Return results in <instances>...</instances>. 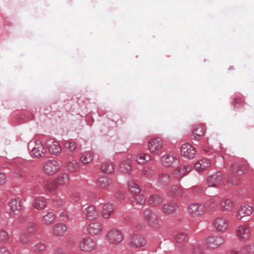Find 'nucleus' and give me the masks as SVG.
Returning a JSON list of instances; mask_svg holds the SVG:
<instances>
[{
    "label": "nucleus",
    "instance_id": "1",
    "mask_svg": "<svg viewBox=\"0 0 254 254\" xmlns=\"http://www.w3.org/2000/svg\"><path fill=\"white\" fill-rule=\"evenodd\" d=\"M235 235L240 242H245L249 239L251 236V229L249 225L243 224L237 226Z\"/></svg>",
    "mask_w": 254,
    "mask_h": 254
},
{
    "label": "nucleus",
    "instance_id": "2",
    "mask_svg": "<svg viewBox=\"0 0 254 254\" xmlns=\"http://www.w3.org/2000/svg\"><path fill=\"white\" fill-rule=\"evenodd\" d=\"M147 147L151 153L158 155L163 149V141L159 137L151 138L148 142Z\"/></svg>",
    "mask_w": 254,
    "mask_h": 254
},
{
    "label": "nucleus",
    "instance_id": "3",
    "mask_svg": "<svg viewBox=\"0 0 254 254\" xmlns=\"http://www.w3.org/2000/svg\"><path fill=\"white\" fill-rule=\"evenodd\" d=\"M213 225L217 232L225 233L229 229V221L223 216H218L213 220Z\"/></svg>",
    "mask_w": 254,
    "mask_h": 254
},
{
    "label": "nucleus",
    "instance_id": "4",
    "mask_svg": "<svg viewBox=\"0 0 254 254\" xmlns=\"http://www.w3.org/2000/svg\"><path fill=\"white\" fill-rule=\"evenodd\" d=\"M224 243V239L222 236H210L204 240V244L210 250L218 248Z\"/></svg>",
    "mask_w": 254,
    "mask_h": 254
},
{
    "label": "nucleus",
    "instance_id": "5",
    "mask_svg": "<svg viewBox=\"0 0 254 254\" xmlns=\"http://www.w3.org/2000/svg\"><path fill=\"white\" fill-rule=\"evenodd\" d=\"M43 171L48 175H53L61 169L59 163L55 160H49L43 165Z\"/></svg>",
    "mask_w": 254,
    "mask_h": 254
},
{
    "label": "nucleus",
    "instance_id": "6",
    "mask_svg": "<svg viewBox=\"0 0 254 254\" xmlns=\"http://www.w3.org/2000/svg\"><path fill=\"white\" fill-rule=\"evenodd\" d=\"M144 218L148 224L154 228L159 226L158 218L157 215L150 209H146L143 214Z\"/></svg>",
    "mask_w": 254,
    "mask_h": 254
},
{
    "label": "nucleus",
    "instance_id": "7",
    "mask_svg": "<svg viewBox=\"0 0 254 254\" xmlns=\"http://www.w3.org/2000/svg\"><path fill=\"white\" fill-rule=\"evenodd\" d=\"M107 237L110 243L116 244L121 243L124 239L122 233L116 229H113L110 231L107 235Z\"/></svg>",
    "mask_w": 254,
    "mask_h": 254
},
{
    "label": "nucleus",
    "instance_id": "8",
    "mask_svg": "<svg viewBox=\"0 0 254 254\" xmlns=\"http://www.w3.org/2000/svg\"><path fill=\"white\" fill-rule=\"evenodd\" d=\"M46 153V149L42 143L39 140L36 141L34 147L31 150V155L37 158H41L44 157Z\"/></svg>",
    "mask_w": 254,
    "mask_h": 254
},
{
    "label": "nucleus",
    "instance_id": "9",
    "mask_svg": "<svg viewBox=\"0 0 254 254\" xmlns=\"http://www.w3.org/2000/svg\"><path fill=\"white\" fill-rule=\"evenodd\" d=\"M96 242L89 237H84L81 241L79 245L80 249L85 252H90L96 247Z\"/></svg>",
    "mask_w": 254,
    "mask_h": 254
},
{
    "label": "nucleus",
    "instance_id": "10",
    "mask_svg": "<svg viewBox=\"0 0 254 254\" xmlns=\"http://www.w3.org/2000/svg\"><path fill=\"white\" fill-rule=\"evenodd\" d=\"M223 178L220 174L209 176L207 180V184L209 187L218 188L224 184Z\"/></svg>",
    "mask_w": 254,
    "mask_h": 254
},
{
    "label": "nucleus",
    "instance_id": "11",
    "mask_svg": "<svg viewBox=\"0 0 254 254\" xmlns=\"http://www.w3.org/2000/svg\"><path fill=\"white\" fill-rule=\"evenodd\" d=\"M188 209L190 214L194 217L200 216L206 211L205 206L203 204H191Z\"/></svg>",
    "mask_w": 254,
    "mask_h": 254
},
{
    "label": "nucleus",
    "instance_id": "12",
    "mask_svg": "<svg viewBox=\"0 0 254 254\" xmlns=\"http://www.w3.org/2000/svg\"><path fill=\"white\" fill-rule=\"evenodd\" d=\"M253 211V208L249 205H243L240 206L235 214V217L238 220H241L243 218L250 216Z\"/></svg>",
    "mask_w": 254,
    "mask_h": 254
},
{
    "label": "nucleus",
    "instance_id": "13",
    "mask_svg": "<svg viewBox=\"0 0 254 254\" xmlns=\"http://www.w3.org/2000/svg\"><path fill=\"white\" fill-rule=\"evenodd\" d=\"M219 206L222 211L231 212L235 207V202L230 198L223 197L220 201Z\"/></svg>",
    "mask_w": 254,
    "mask_h": 254
},
{
    "label": "nucleus",
    "instance_id": "14",
    "mask_svg": "<svg viewBox=\"0 0 254 254\" xmlns=\"http://www.w3.org/2000/svg\"><path fill=\"white\" fill-rule=\"evenodd\" d=\"M196 150L194 147L189 143H186L182 146L181 149V155L188 158H193L195 154Z\"/></svg>",
    "mask_w": 254,
    "mask_h": 254
},
{
    "label": "nucleus",
    "instance_id": "15",
    "mask_svg": "<svg viewBox=\"0 0 254 254\" xmlns=\"http://www.w3.org/2000/svg\"><path fill=\"white\" fill-rule=\"evenodd\" d=\"M46 146L49 152L52 154L57 155L62 151L61 146L57 141L49 140L47 141Z\"/></svg>",
    "mask_w": 254,
    "mask_h": 254
},
{
    "label": "nucleus",
    "instance_id": "16",
    "mask_svg": "<svg viewBox=\"0 0 254 254\" xmlns=\"http://www.w3.org/2000/svg\"><path fill=\"white\" fill-rule=\"evenodd\" d=\"M83 212L86 219L88 220L96 219L99 216L98 211L96 210L95 207L93 205H89L85 208Z\"/></svg>",
    "mask_w": 254,
    "mask_h": 254
},
{
    "label": "nucleus",
    "instance_id": "17",
    "mask_svg": "<svg viewBox=\"0 0 254 254\" xmlns=\"http://www.w3.org/2000/svg\"><path fill=\"white\" fill-rule=\"evenodd\" d=\"M67 230L66 225L63 223H57L54 225L53 233L56 237H63Z\"/></svg>",
    "mask_w": 254,
    "mask_h": 254
},
{
    "label": "nucleus",
    "instance_id": "18",
    "mask_svg": "<svg viewBox=\"0 0 254 254\" xmlns=\"http://www.w3.org/2000/svg\"><path fill=\"white\" fill-rule=\"evenodd\" d=\"M10 208V213L14 215L17 211H19L22 207V200L20 198H14L9 203Z\"/></svg>",
    "mask_w": 254,
    "mask_h": 254
},
{
    "label": "nucleus",
    "instance_id": "19",
    "mask_svg": "<svg viewBox=\"0 0 254 254\" xmlns=\"http://www.w3.org/2000/svg\"><path fill=\"white\" fill-rule=\"evenodd\" d=\"M210 166V161L207 158H203L195 164L194 169L197 172H201L206 170Z\"/></svg>",
    "mask_w": 254,
    "mask_h": 254
},
{
    "label": "nucleus",
    "instance_id": "20",
    "mask_svg": "<svg viewBox=\"0 0 254 254\" xmlns=\"http://www.w3.org/2000/svg\"><path fill=\"white\" fill-rule=\"evenodd\" d=\"M115 209L114 205L110 203L105 204L101 209V215L104 219L109 218Z\"/></svg>",
    "mask_w": 254,
    "mask_h": 254
},
{
    "label": "nucleus",
    "instance_id": "21",
    "mask_svg": "<svg viewBox=\"0 0 254 254\" xmlns=\"http://www.w3.org/2000/svg\"><path fill=\"white\" fill-rule=\"evenodd\" d=\"M130 244L136 248H140L145 245L146 241L143 238L139 236L134 235L131 239Z\"/></svg>",
    "mask_w": 254,
    "mask_h": 254
},
{
    "label": "nucleus",
    "instance_id": "22",
    "mask_svg": "<svg viewBox=\"0 0 254 254\" xmlns=\"http://www.w3.org/2000/svg\"><path fill=\"white\" fill-rule=\"evenodd\" d=\"M178 208L177 204L174 201L165 203L162 206L163 212L166 214L174 213Z\"/></svg>",
    "mask_w": 254,
    "mask_h": 254
},
{
    "label": "nucleus",
    "instance_id": "23",
    "mask_svg": "<svg viewBox=\"0 0 254 254\" xmlns=\"http://www.w3.org/2000/svg\"><path fill=\"white\" fill-rule=\"evenodd\" d=\"M102 230V226L99 222L91 223L88 228L89 233L92 235H97L101 233Z\"/></svg>",
    "mask_w": 254,
    "mask_h": 254
},
{
    "label": "nucleus",
    "instance_id": "24",
    "mask_svg": "<svg viewBox=\"0 0 254 254\" xmlns=\"http://www.w3.org/2000/svg\"><path fill=\"white\" fill-rule=\"evenodd\" d=\"M47 204L45 198L42 196L36 197L33 202V206L34 208L38 210H42L44 209Z\"/></svg>",
    "mask_w": 254,
    "mask_h": 254
},
{
    "label": "nucleus",
    "instance_id": "25",
    "mask_svg": "<svg viewBox=\"0 0 254 254\" xmlns=\"http://www.w3.org/2000/svg\"><path fill=\"white\" fill-rule=\"evenodd\" d=\"M69 180V175L67 173H63L59 175L56 181L58 186L64 187L68 184Z\"/></svg>",
    "mask_w": 254,
    "mask_h": 254
},
{
    "label": "nucleus",
    "instance_id": "26",
    "mask_svg": "<svg viewBox=\"0 0 254 254\" xmlns=\"http://www.w3.org/2000/svg\"><path fill=\"white\" fill-rule=\"evenodd\" d=\"M191 170V167L190 165L184 166L177 169L174 173V175L175 177L177 178H181L184 175L188 174Z\"/></svg>",
    "mask_w": 254,
    "mask_h": 254
},
{
    "label": "nucleus",
    "instance_id": "27",
    "mask_svg": "<svg viewBox=\"0 0 254 254\" xmlns=\"http://www.w3.org/2000/svg\"><path fill=\"white\" fill-rule=\"evenodd\" d=\"M113 183V180L106 177H100L97 181L98 186L102 189H106Z\"/></svg>",
    "mask_w": 254,
    "mask_h": 254
},
{
    "label": "nucleus",
    "instance_id": "28",
    "mask_svg": "<svg viewBox=\"0 0 254 254\" xmlns=\"http://www.w3.org/2000/svg\"><path fill=\"white\" fill-rule=\"evenodd\" d=\"M239 170L243 172V174H247L251 171V168L247 165H243L239 166L237 164H234L231 167V171L232 172V174L237 172Z\"/></svg>",
    "mask_w": 254,
    "mask_h": 254
},
{
    "label": "nucleus",
    "instance_id": "29",
    "mask_svg": "<svg viewBox=\"0 0 254 254\" xmlns=\"http://www.w3.org/2000/svg\"><path fill=\"white\" fill-rule=\"evenodd\" d=\"M170 195L174 198H178L183 196V190L179 186L173 185L169 190Z\"/></svg>",
    "mask_w": 254,
    "mask_h": 254
},
{
    "label": "nucleus",
    "instance_id": "30",
    "mask_svg": "<svg viewBox=\"0 0 254 254\" xmlns=\"http://www.w3.org/2000/svg\"><path fill=\"white\" fill-rule=\"evenodd\" d=\"M66 168L70 173H74L78 171L79 164L76 160L68 161L66 163Z\"/></svg>",
    "mask_w": 254,
    "mask_h": 254
},
{
    "label": "nucleus",
    "instance_id": "31",
    "mask_svg": "<svg viewBox=\"0 0 254 254\" xmlns=\"http://www.w3.org/2000/svg\"><path fill=\"white\" fill-rule=\"evenodd\" d=\"M94 153L91 151L84 152L81 157L80 161L84 164H87L92 162L93 159Z\"/></svg>",
    "mask_w": 254,
    "mask_h": 254
},
{
    "label": "nucleus",
    "instance_id": "32",
    "mask_svg": "<svg viewBox=\"0 0 254 254\" xmlns=\"http://www.w3.org/2000/svg\"><path fill=\"white\" fill-rule=\"evenodd\" d=\"M152 157L148 153H140L136 156V161L138 164L140 165L144 164L146 162L151 160Z\"/></svg>",
    "mask_w": 254,
    "mask_h": 254
},
{
    "label": "nucleus",
    "instance_id": "33",
    "mask_svg": "<svg viewBox=\"0 0 254 254\" xmlns=\"http://www.w3.org/2000/svg\"><path fill=\"white\" fill-rule=\"evenodd\" d=\"M176 159L174 156L166 154L162 157L161 162L164 166L169 167L173 164Z\"/></svg>",
    "mask_w": 254,
    "mask_h": 254
},
{
    "label": "nucleus",
    "instance_id": "34",
    "mask_svg": "<svg viewBox=\"0 0 254 254\" xmlns=\"http://www.w3.org/2000/svg\"><path fill=\"white\" fill-rule=\"evenodd\" d=\"M148 201L150 205L155 206L162 203L163 198L159 195L154 194L149 197Z\"/></svg>",
    "mask_w": 254,
    "mask_h": 254
},
{
    "label": "nucleus",
    "instance_id": "35",
    "mask_svg": "<svg viewBox=\"0 0 254 254\" xmlns=\"http://www.w3.org/2000/svg\"><path fill=\"white\" fill-rule=\"evenodd\" d=\"M131 158H128L127 160H124L120 166L121 171L125 173H128L131 169Z\"/></svg>",
    "mask_w": 254,
    "mask_h": 254
},
{
    "label": "nucleus",
    "instance_id": "36",
    "mask_svg": "<svg viewBox=\"0 0 254 254\" xmlns=\"http://www.w3.org/2000/svg\"><path fill=\"white\" fill-rule=\"evenodd\" d=\"M128 188L130 193L133 195L139 193L141 191V189L139 186L132 180L128 182Z\"/></svg>",
    "mask_w": 254,
    "mask_h": 254
},
{
    "label": "nucleus",
    "instance_id": "37",
    "mask_svg": "<svg viewBox=\"0 0 254 254\" xmlns=\"http://www.w3.org/2000/svg\"><path fill=\"white\" fill-rule=\"evenodd\" d=\"M55 219L54 214L53 212H48L43 216L42 222L44 225H50L54 222Z\"/></svg>",
    "mask_w": 254,
    "mask_h": 254
},
{
    "label": "nucleus",
    "instance_id": "38",
    "mask_svg": "<svg viewBox=\"0 0 254 254\" xmlns=\"http://www.w3.org/2000/svg\"><path fill=\"white\" fill-rule=\"evenodd\" d=\"M205 129L204 127L202 126H196L193 130V135L196 139H199L200 137L204 135Z\"/></svg>",
    "mask_w": 254,
    "mask_h": 254
},
{
    "label": "nucleus",
    "instance_id": "39",
    "mask_svg": "<svg viewBox=\"0 0 254 254\" xmlns=\"http://www.w3.org/2000/svg\"><path fill=\"white\" fill-rule=\"evenodd\" d=\"M133 205L142 206L145 203V198L143 195L141 193H137L134 195V200L132 201Z\"/></svg>",
    "mask_w": 254,
    "mask_h": 254
},
{
    "label": "nucleus",
    "instance_id": "40",
    "mask_svg": "<svg viewBox=\"0 0 254 254\" xmlns=\"http://www.w3.org/2000/svg\"><path fill=\"white\" fill-rule=\"evenodd\" d=\"M101 170L103 173L110 174L114 172V167L112 163L108 162L102 165Z\"/></svg>",
    "mask_w": 254,
    "mask_h": 254
},
{
    "label": "nucleus",
    "instance_id": "41",
    "mask_svg": "<svg viewBox=\"0 0 254 254\" xmlns=\"http://www.w3.org/2000/svg\"><path fill=\"white\" fill-rule=\"evenodd\" d=\"M58 184H57L56 181H47L45 185V188L46 190L49 191L50 192H53L55 191L57 187Z\"/></svg>",
    "mask_w": 254,
    "mask_h": 254
},
{
    "label": "nucleus",
    "instance_id": "42",
    "mask_svg": "<svg viewBox=\"0 0 254 254\" xmlns=\"http://www.w3.org/2000/svg\"><path fill=\"white\" fill-rule=\"evenodd\" d=\"M46 245L43 243H38L32 247L33 251L35 253H43L46 249Z\"/></svg>",
    "mask_w": 254,
    "mask_h": 254
},
{
    "label": "nucleus",
    "instance_id": "43",
    "mask_svg": "<svg viewBox=\"0 0 254 254\" xmlns=\"http://www.w3.org/2000/svg\"><path fill=\"white\" fill-rule=\"evenodd\" d=\"M204 205L205 206L206 211L211 210L216 207L217 203L214 198H211L208 199Z\"/></svg>",
    "mask_w": 254,
    "mask_h": 254
},
{
    "label": "nucleus",
    "instance_id": "44",
    "mask_svg": "<svg viewBox=\"0 0 254 254\" xmlns=\"http://www.w3.org/2000/svg\"><path fill=\"white\" fill-rule=\"evenodd\" d=\"M187 239V234L184 232H180L175 236V240L178 243L185 242Z\"/></svg>",
    "mask_w": 254,
    "mask_h": 254
},
{
    "label": "nucleus",
    "instance_id": "45",
    "mask_svg": "<svg viewBox=\"0 0 254 254\" xmlns=\"http://www.w3.org/2000/svg\"><path fill=\"white\" fill-rule=\"evenodd\" d=\"M170 176L168 174L165 173H162L160 175H159L158 181V182L162 184H166L169 180Z\"/></svg>",
    "mask_w": 254,
    "mask_h": 254
},
{
    "label": "nucleus",
    "instance_id": "46",
    "mask_svg": "<svg viewBox=\"0 0 254 254\" xmlns=\"http://www.w3.org/2000/svg\"><path fill=\"white\" fill-rule=\"evenodd\" d=\"M37 225L34 223H30L27 228L26 232L29 234H33L37 231Z\"/></svg>",
    "mask_w": 254,
    "mask_h": 254
},
{
    "label": "nucleus",
    "instance_id": "47",
    "mask_svg": "<svg viewBox=\"0 0 254 254\" xmlns=\"http://www.w3.org/2000/svg\"><path fill=\"white\" fill-rule=\"evenodd\" d=\"M9 239V234L7 232L3 230L0 231V241L3 243H6Z\"/></svg>",
    "mask_w": 254,
    "mask_h": 254
},
{
    "label": "nucleus",
    "instance_id": "48",
    "mask_svg": "<svg viewBox=\"0 0 254 254\" xmlns=\"http://www.w3.org/2000/svg\"><path fill=\"white\" fill-rule=\"evenodd\" d=\"M64 147L71 151H74L76 148L75 143L72 141H66L64 144Z\"/></svg>",
    "mask_w": 254,
    "mask_h": 254
},
{
    "label": "nucleus",
    "instance_id": "49",
    "mask_svg": "<svg viewBox=\"0 0 254 254\" xmlns=\"http://www.w3.org/2000/svg\"><path fill=\"white\" fill-rule=\"evenodd\" d=\"M31 241V238L25 234H22L20 237V241L21 243L28 244Z\"/></svg>",
    "mask_w": 254,
    "mask_h": 254
},
{
    "label": "nucleus",
    "instance_id": "50",
    "mask_svg": "<svg viewBox=\"0 0 254 254\" xmlns=\"http://www.w3.org/2000/svg\"><path fill=\"white\" fill-rule=\"evenodd\" d=\"M252 249V246L250 245H245L242 247L241 252L242 254H248L251 252Z\"/></svg>",
    "mask_w": 254,
    "mask_h": 254
},
{
    "label": "nucleus",
    "instance_id": "51",
    "mask_svg": "<svg viewBox=\"0 0 254 254\" xmlns=\"http://www.w3.org/2000/svg\"><path fill=\"white\" fill-rule=\"evenodd\" d=\"M232 104L234 107H238L243 104V101L241 98H234Z\"/></svg>",
    "mask_w": 254,
    "mask_h": 254
},
{
    "label": "nucleus",
    "instance_id": "52",
    "mask_svg": "<svg viewBox=\"0 0 254 254\" xmlns=\"http://www.w3.org/2000/svg\"><path fill=\"white\" fill-rule=\"evenodd\" d=\"M0 254H11L10 250L6 247H0Z\"/></svg>",
    "mask_w": 254,
    "mask_h": 254
},
{
    "label": "nucleus",
    "instance_id": "53",
    "mask_svg": "<svg viewBox=\"0 0 254 254\" xmlns=\"http://www.w3.org/2000/svg\"><path fill=\"white\" fill-rule=\"evenodd\" d=\"M6 180V177L4 173L0 171V185L4 184Z\"/></svg>",
    "mask_w": 254,
    "mask_h": 254
},
{
    "label": "nucleus",
    "instance_id": "54",
    "mask_svg": "<svg viewBox=\"0 0 254 254\" xmlns=\"http://www.w3.org/2000/svg\"><path fill=\"white\" fill-rule=\"evenodd\" d=\"M202 252L201 247L198 245H196L193 247V254H200Z\"/></svg>",
    "mask_w": 254,
    "mask_h": 254
},
{
    "label": "nucleus",
    "instance_id": "55",
    "mask_svg": "<svg viewBox=\"0 0 254 254\" xmlns=\"http://www.w3.org/2000/svg\"><path fill=\"white\" fill-rule=\"evenodd\" d=\"M228 182L231 184L232 185H237L239 183V180L237 179H235L234 180L231 179V178H229L228 179Z\"/></svg>",
    "mask_w": 254,
    "mask_h": 254
},
{
    "label": "nucleus",
    "instance_id": "56",
    "mask_svg": "<svg viewBox=\"0 0 254 254\" xmlns=\"http://www.w3.org/2000/svg\"><path fill=\"white\" fill-rule=\"evenodd\" d=\"M142 173L143 175L146 177H148L151 175V172L146 168L143 169Z\"/></svg>",
    "mask_w": 254,
    "mask_h": 254
},
{
    "label": "nucleus",
    "instance_id": "57",
    "mask_svg": "<svg viewBox=\"0 0 254 254\" xmlns=\"http://www.w3.org/2000/svg\"><path fill=\"white\" fill-rule=\"evenodd\" d=\"M80 194L78 192H76L73 194L72 197L74 201H77L80 197Z\"/></svg>",
    "mask_w": 254,
    "mask_h": 254
},
{
    "label": "nucleus",
    "instance_id": "58",
    "mask_svg": "<svg viewBox=\"0 0 254 254\" xmlns=\"http://www.w3.org/2000/svg\"><path fill=\"white\" fill-rule=\"evenodd\" d=\"M65 252L62 249L59 248L56 250V254H64Z\"/></svg>",
    "mask_w": 254,
    "mask_h": 254
},
{
    "label": "nucleus",
    "instance_id": "59",
    "mask_svg": "<svg viewBox=\"0 0 254 254\" xmlns=\"http://www.w3.org/2000/svg\"><path fill=\"white\" fill-rule=\"evenodd\" d=\"M230 254H239V253L236 251H232L230 253Z\"/></svg>",
    "mask_w": 254,
    "mask_h": 254
},
{
    "label": "nucleus",
    "instance_id": "60",
    "mask_svg": "<svg viewBox=\"0 0 254 254\" xmlns=\"http://www.w3.org/2000/svg\"><path fill=\"white\" fill-rule=\"evenodd\" d=\"M17 175H18L17 177H18V178H21V177H22V174H21V173H18V174H17Z\"/></svg>",
    "mask_w": 254,
    "mask_h": 254
},
{
    "label": "nucleus",
    "instance_id": "61",
    "mask_svg": "<svg viewBox=\"0 0 254 254\" xmlns=\"http://www.w3.org/2000/svg\"><path fill=\"white\" fill-rule=\"evenodd\" d=\"M33 191H34V192H36L37 191H38V189L37 188H35L34 189H33Z\"/></svg>",
    "mask_w": 254,
    "mask_h": 254
}]
</instances>
